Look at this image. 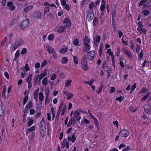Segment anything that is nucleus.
Returning a JSON list of instances; mask_svg holds the SVG:
<instances>
[{"mask_svg":"<svg viewBox=\"0 0 151 151\" xmlns=\"http://www.w3.org/2000/svg\"><path fill=\"white\" fill-rule=\"evenodd\" d=\"M87 63L88 61L86 59V55H85L82 59L81 62L82 69L85 71H87L88 69Z\"/></svg>","mask_w":151,"mask_h":151,"instance_id":"1","label":"nucleus"},{"mask_svg":"<svg viewBox=\"0 0 151 151\" xmlns=\"http://www.w3.org/2000/svg\"><path fill=\"white\" fill-rule=\"evenodd\" d=\"M24 43V41L22 40L19 39L16 40L13 47L14 50H15L19 46H20L22 45Z\"/></svg>","mask_w":151,"mask_h":151,"instance_id":"2","label":"nucleus"},{"mask_svg":"<svg viewBox=\"0 0 151 151\" xmlns=\"http://www.w3.org/2000/svg\"><path fill=\"white\" fill-rule=\"evenodd\" d=\"M40 126L41 132H44L45 131V122L44 118H42L40 122Z\"/></svg>","mask_w":151,"mask_h":151,"instance_id":"3","label":"nucleus"},{"mask_svg":"<svg viewBox=\"0 0 151 151\" xmlns=\"http://www.w3.org/2000/svg\"><path fill=\"white\" fill-rule=\"evenodd\" d=\"M29 24V19H27L26 20L23 21L20 24V26L22 29H24L26 27H27Z\"/></svg>","mask_w":151,"mask_h":151,"instance_id":"4","label":"nucleus"},{"mask_svg":"<svg viewBox=\"0 0 151 151\" xmlns=\"http://www.w3.org/2000/svg\"><path fill=\"white\" fill-rule=\"evenodd\" d=\"M95 55V52L94 50H92L88 52L87 58L88 60H92Z\"/></svg>","mask_w":151,"mask_h":151,"instance_id":"5","label":"nucleus"},{"mask_svg":"<svg viewBox=\"0 0 151 151\" xmlns=\"http://www.w3.org/2000/svg\"><path fill=\"white\" fill-rule=\"evenodd\" d=\"M63 23L64 24H66L65 25L66 28L68 29L70 27L71 25L70 19L68 18H66L64 20Z\"/></svg>","mask_w":151,"mask_h":151,"instance_id":"6","label":"nucleus"},{"mask_svg":"<svg viewBox=\"0 0 151 151\" xmlns=\"http://www.w3.org/2000/svg\"><path fill=\"white\" fill-rule=\"evenodd\" d=\"M138 24H139V26L137 28V29L138 31L139 32H141L143 33L144 34H145L146 32V31L144 30L143 25L140 22H138Z\"/></svg>","mask_w":151,"mask_h":151,"instance_id":"7","label":"nucleus"},{"mask_svg":"<svg viewBox=\"0 0 151 151\" xmlns=\"http://www.w3.org/2000/svg\"><path fill=\"white\" fill-rule=\"evenodd\" d=\"M46 47L47 50L49 54H52L55 52V51L54 48L51 46L47 45L46 46Z\"/></svg>","mask_w":151,"mask_h":151,"instance_id":"8","label":"nucleus"},{"mask_svg":"<svg viewBox=\"0 0 151 151\" xmlns=\"http://www.w3.org/2000/svg\"><path fill=\"white\" fill-rule=\"evenodd\" d=\"M63 94L67 96V100L70 99L73 96V94L72 93H71L69 92H67L66 91L63 92Z\"/></svg>","mask_w":151,"mask_h":151,"instance_id":"9","label":"nucleus"},{"mask_svg":"<svg viewBox=\"0 0 151 151\" xmlns=\"http://www.w3.org/2000/svg\"><path fill=\"white\" fill-rule=\"evenodd\" d=\"M69 143L66 139H64L63 141L62 142L61 148H64L65 146L68 149L69 148Z\"/></svg>","mask_w":151,"mask_h":151,"instance_id":"10","label":"nucleus"},{"mask_svg":"<svg viewBox=\"0 0 151 151\" xmlns=\"http://www.w3.org/2000/svg\"><path fill=\"white\" fill-rule=\"evenodd\" d=\"M7 4L10 10L13 11L15 9V6L14 5L13 2H9L7 3Z\"/></svg>","mask_w":151,"mask_h":151,"instance_id":"11","label":"nucleus"},{"mask_svg":"<svg viewBox=\"0 0 151 151\" xmlns=\"http://www.w3.org/2000/svg\"><path fill=\"white\" fill-rule=\"evenodd\" d=\"M93 10H89L88 12L87 17L88 19L91 21L93 19Z\"/></svg>","mask_w":151,"mask_h":151,"instance_id":"12","label":"nucleus"},{"mask_svg":"<svg viewBox=\"0 0 151 151\" xmlns=\"http://www.w3.org/2000/svg\"><path fill=\"white\" fill-rule=\"evenodd\" d=\"M101 39V36H95L94 39V44L96 46H97L100 41Z\"/></svg>","mask_w":151,"mask_h":151,"instance_id":"13","label":"nucleus"},{"mask_svg":"<svg viewBox=\"0 0 151 151\" xmlns=\"http://www.w3.org/2000/svg\"><path fill=\"white\" fill-rule=\"evenodd\" d=\"M91 41L90 37L88 36H86L83 39V43L84 45L89 44Z\"/></svg>","mask_w":151,"mask_h":151,"instance_id":"14","label":"nucleus"},{"mask_svg":"<svg viewBox=\"0 0 151 151\" xmlns=\"http://www.w3.org/2000/svg\"><path fill=\"white\" fill-rule=\"evenodd\" d=\"M34 17L38 19H41L42 17L41 13L39 11L36 12L34 14Z\"/></svg>","mask_w":151,"mask_h":151,"instance_id":"15","label":"nucleus"},{"mask_svg":"<svg viewBox=\"0 0 151 151\" xmlns=\"http://www.w3.org/2000/svg\"><path fill=\"white\" fill-rule=\"evenodd\" d=\"M45 100L46 101L49 100V97L50 94V88L49 87L47 88L45 90Z\"/></svg>","mask_w":151,"mask_h":151,"instance_id":"16","label":"nucleus"},{"mask_svg":"<svg viewBox=\"0 0 151 151\" xmlns=\"http://www.w3.org/2000/svg\"><path fill=\"white\" fill-rule=\"evenodd\" d=\"M33 8V6L32 5H30L27 6L23 9L24 12L25 13H27L28 11L31 10Z\"/></svg>","mask_w":151,"mask_h":151,"instance_id":"17","label":"nucleus"},{"mask_svg":"<svg viewBox=\"0 0 151 151\" xmlns=\"http://www.w3.org/2000/svg\"><path fill=\"white\" fill-rule=\"evenodd\" d=\"M79 112L77 111H75L73 114L74 116L76 118V119L78 121L79 120L81 119V117L79 116Z\"/></svg>","mask_w":151,"mask_h":151,"instance_id":"18","label":"nucleus"},{"mask_svg":"<svg viewBox=\"0 0 151 151\" xmlns=\"http://www.w3.org/2000/svg\"><path fill=\"white\" fill-rule=\"evenodd\" d=\"M68 139L69 141H70L71 140L72 142H74L76 139V137H75L74 133H73V134L72 137H68Z\"/></svg>","mask_w":151,"mask_h":151,"instance_id":"19","label":"nucleus"},{"mask_svg":"<svg viewBox=\"0 0 151 151\" xmlns=\"http://www.w3.org/2000/svg\"><path fill=\"white\" fill-rule=\"evenodd\" d=\"M75 120L74 118H71L69 120V122L67 124V127L70 126L72 125L75 124Z\"/></svg>","mask_w":151,"mask_h":151,"instance_id":"20","label":"nucleus"},{"mask_svg":"<svg viewBox=\"0 0 151 151\" xmlns=\"http://www.w3.org/2000/svg\"><path fill=\"white\" fill-rule=\"evenodd\" d=\"M123 50L124 52L125 53L126 55H127L129 57V58L130 59L132 60L133 58L132 57L131 54L128 50H127L125 49H123Z\"/></svg>","mask_w":151,"mask_h":151,"instance_id":"21","label":"nucleus"},{"mask_svg":"<svg viewBox=\"0 0 151 151\" xmlns=\"http://www.w3.org/2000/svg\"><path fill=\"white\" fill-rule=\"evenodd\" d=\"M32 106V103L31 101H29L28 102V104L25 107V109H30Z\"/></svg>","mask_w":151,"mask_h":151,"instance_id":"22","label":"nucleus"},{"mask_svg":"<svg viewBox=\"0 0 151 151\" xmlns=\"http://www.w3.org/2000/svg\"><path fill=\"white\" fill-rule=\"evenodd\" d=\"M46 71H44L43 73L40 74L39 76V81H40L44 76L47 75Z\"/></svg>","mask_w":151,"mask_h":151,"instance_id":"23","label":"nucleus"},{"mask_svg":"<svg viewBox=\"0 0 151 151\" xmlns=\"http://www.w3.org/2000/svg\"><path fill=\"white\" fill-rule=\"evenodd\" d=\"M42 85L46 86L48 83L47 78L45 77L44 78L42 81Z\"/></svg>","mask_w":151,"mask_h":151,"instance_id":"24","label":"nucleus"},{"mask_svg":"<svg viewBox=\"0 0 151 151\" xmlns=\"http://www.w3.org/2000/svg\"><path fill=\"white\" fill-rule=\"evenodd\" d=\"M72 81L70 80H68L66 81V83H65V87H68L70 86L72 83Z\"/></svg>","mask_w":151,"mask_h":151,"instance_id":"25","label":"nucleus"},{"mask_svg":"<svg viewBox=\"0 0 151 151\" xmlns=\"http://www.w3.org/2000/svg\"><path fill=\"white\" fill-rule=\"evenodd\" d=\"M28 119V122L27 123V125L28 126H31L33 124L34 122L33 119H31L30 117H29Z\"/></svg>","mask_w":151,"mask_h":151,"instance_id":"26","label":"nucleus"},{"mask_svg":"<svg viewBox=\"0 0 151 151\" xmlns=\"http://www.w3.org/2000/svg\"><path fill=\"white\" fill-rule=\"evenodd\" d=\"M103 47V45L102 43H101L100 44L99 49V54L100 57H101V55L102 54V50Z\"/></svg>","mask_w":151,"mask_h":151,"instance_id":"27","label":"nucleus"},{"mask_svg":"<svg viewBox=\"0 0 151 151\" xmlns=\"http://www.w3.org/2000/svg\"><path fill=\"white\" fill-rule=\"evenodd\" d=\"M85 46V51L87 52H88L90 50L91 47L89 45V44L84 45Z\"/></svg>","mask_w":151,"mask_h":151,"instance_id":"28","label":"nucleus"},{"mask_svg":"<svg viewBox=\"0 0 151 151\" xmlns=\"http://www.w3.org/2000/svg\"><path fill=\"white\" fill-rule=\"evenodd\" d=\"M21 69L23 71L24 73H25L26 71H28L29 70V68L28 66L23 67L21 68Z\"/></svg>","mask_w":151,"mask_h":151,"instance_id":"29","label":"nucleus"},{"mask_svg":"<svg viewBox=\"0 0 151 151\" xmlns=\"http://www.w3.org/2000/svg\"><path fill=\"white\" fill-rule=\"evenodd\" d=\"M44 96L43 93L42 92H41L39 95V99L40 101H42L44 99Z\"/></svg>","mask_w":151,"mask_h":151,"instance_id":"30","label":"nucleus"},{"mask_svg":"<svg viewBox=\"0 0 151 151\" xmlns=\"http://www.w3.org/2000/svg\"><path fill=\"white\" fill-rule=\"evenodd\" d=\"M97 129L98 130H100V127L98 120L96 119L94 120Z\"/></svg>","mask_w":151,"mask_h":151,"instance_id":"31","label":"nucleus"},{"mask_svg":"<svg viewBox=\"0 0 151 151\" xmlns=\"http://www.w3.org/2000/svg\"><path fill=\"white\" fill-rule=\"evenodd\" d=\"M68 51V49L66 47L63 48L60 50L59 52L60 53L64 54Z\"/></svg>","mask_w":151,"mask_h":151,"instance_id":"32","label":"nucleus"},{"mask_svg":"<svg viewBox=\"0 0 151 151\" xmlns=\"http://www.w3.org/2000/svg\"><path fill=\"white\" fill-rule=\"evenodd\" d=\"M68 60L66 57L62 59V62L63 64H66L68 63Z\"/></svg>","mask_w":151,"mask_h":151,"instance_id":"33","label":"nucleus"},{"mask_svg":"<svg viewBox=\"0 0 151 151\" xmlns=\"http://www.w3.org/2000/svg\"><path fill=\"white\" fill-rule=\"evenodd\" d=\"M142 13L145 15L147 16L148 15L150 11L148 10L145 9L143 10L142 12Z\"/></svg>","mask_w":151,"mask_h":151,"instance_id":"34","label":"nucleus"},{"mask_svg":"<svg viewBox=\"0 0 151 151\" xmlns=\"http://www.w3.org/2000/svg\"><path fill=\"white\" fill-rule=\"evenodd\" d=\"M79 40L76 38L75 39L73 42V44L75 46H78L79 44Z\"/></svg>","mask_w":151,"mask_h":151,"instance_id":"35","label":"nucleus"},{"mask_svg":"<svg viewBox=\"0 0 151 151\" xmlns=\"http://www.w3.org/2000/svg\"><path fill=\"white\" fill-rule=\"evenodd\" d=\"M98 22V19L97 17H95L94 19L93 22V24L94 26H96Z\"/></svg>","mask_w":151,"mask_h":151,"instance_id":"36","label":"nucleus"},{"mask_svg":"<svg viewBox=\"0 0 151 151\" xmlns=\"http://www.w3.org/2000/svg\"><path fill=\"white\" fill-rule=\"evenodd\" d=\"M95 4L93 2H91L89 5V7L90 8V10H93V8L95 6Z\"/></svg>","mask_w":151,"mask_h":151,"instance_id":"37","label":"nucleus"},{"mask_svg":"<svg viewBox=\"0 0 151 151\" xmlns=\"http://www.w3.org/2000/svg\"><path fill=\"white\" fill-rule=\"evenodd\" d=\"M4 111L2 106L0 105V116H2L4 114Z\"/></svg>","mask_w":151,"mask_h":151,"instance_id":"38","label":"nucleus"},{"mask_svg":"<svg viewBox=\"0 0 151 151\" xmlns=\"http://www.w3.org/2000/svg\"><path fill=\"white\" fill-rule=\"evenodd\" d=\"M50 10V8L49 7L47 6L44 9V15H46L49 12Z\"/></svg>","mask_w":151,"mask_h":151,"instance_id":"39","label":"nucleus"},{"mask_svg":"<svg viewBox=\"0 0 151 151\" xmlns=\"http://www.w3.org/2000/svg\"><path fill=\"white\" fill-rule=\"evenodd\" d=\"M129 133H119V135L120 136L124 137L125 138H126L127 136L128 135Z\"/></svg>","mask_w":151,"mask_h":151,"instance_id":"40","label":"nucleus"},{"mask_svg":"<svg viewBox=\"0 0 151 151\" xmlns=\"http://www.w3.org/2000/svg\"><path fill=\"white\" fill-rule=\"evenodd\" d=\"M32 75L31 74H29L28 75L27 79H26V81L27 82H30L32 78Z\"/></svg>","mask_w":151,"mask_h":151,"instance_id":"41","label":"nucleus"},{"mask_svg":"<svg viewBox=\"0 0 151 151\" xmlns=\"http://www.w3.org/2000/svg\"><path fill=\"white\" fill-rule=\"evenodd\" d=\"M35 127L34 126H33L32 127L28 129L27 130V131L28 132H32L35 130Z\"/></svg>","mask_w":151,"mask_h":151,"instance_id":"42","label":"nucleus"},{"mask_svg":"<svg viewBox=\"0 0 151 151\" xmlns=\"http://www.w3.org/2000/svg\"><path fill=\"white\" fill-rule=\"evenodd\" d=\"M66 108V106L65 104L63 105L62 108V109L61 110V114L62 115H63L64 114Z\"/></svg>","mask_w":151,"mask_h":151,"instance_id":"43","label":"nucleus"},{"mask_svg":"<svg viewBox=\"0 0 151 151\" xmlns=\"http://www.w3.org/2000/svg\"><path fill=\"white\" fill-rule=\"evenodd\" d=\"M124 97L121 96L119 97H117L116 98V99L117 101H119L120 102H121L124 99Z\"/></svg>","mask_w":151,"mask_h":151,"instance_id":"44","label":"nucleus"},{"mask_svg":"<svg viewBox=\"0 0 151 151\" xmlns=\"http://www.w3.org/2000/svg\"><path fill=\"white\" fill-rule=\"evenodd\" d=\"M73 62L75 64H78V58L76 56H73Z\"/></svg>","mask_w":151,"mask_h":151,"instance_id":"45","label":"nucleus"},{"mask_svg":"<svg viewBox=\"0 0 151 151\" xmlns=\"http://www.w3.org/2000/svg\"><path fill=\"white\" fill-rule=\"evenodd\" d=\"M65 29V27L63 26L61 27L58 29V31L59 33H62Z\"/></svg>","mask_w":151,"mask_h":151,"instance_id":"46","label":"nucleus"},{"mask_svg":"<svg viewBox=\"0 0 151 151\" xmlns=\"http://www.w3.org/2000/svg\"><path fill=\"white\" fill-rule=\"evenodd\" d=\"M129 109L132 112H134L137 110V109L136 108H134L133 106H131L129 107Z\"/></svg>","mask_w":151,"mask_h":151,"instance_id":"47","label":"nucleus"},{"mask_svg":"<svg viewBox=\"0 0 151 151\" xmlns=\"http://www.w3.org/2000/svg\"><path fill=\"white\" fill-rule=\"evenodd\" d=\"M48 39L49 40L51 41L53 40L54 38V35L52 34L49 35L48 36Z\"/></svg>","mask_w":151,"mask_h":151,"instance_id":"48","label":"nucleus"},{"mask_svg":"<svg viewBox=\"0 0 151 151\" xmlns=\"http://www.w3.org/2000/svg\"><path fill=\"white\" fill-rule=\"evenodd\" d=\"M150 93L149 92L147 93L144 96L142 99V101H145L147 98L150 95Z\"/></svg>","mask_w":151,"mask_h":151,"instance_id":"49","label":"nucleus"},{"mask_svg":"<svg viewBox=\"0 0 151 151\" xmlns=\"http://www.w3.org/2000/svg\"><path fill=\"white\" fill-rule=\"evenodd\" d=\"M39 78V77H38V76H34L33 78V79L34 80V82L35 83V85L36 86V83L37 82V81Z\"/></svg>","mask_w":151,"mask_h":151,"instance_id":"50","label":"nucleus"},{"mask_svg":"<svg viewBox=\"0 0 151 151\" xmlns=\"http://www.w3.org/2000/svg\"><path fill=\"white\" fill-rule=\"evenodd\" d=\"M105 4L103 3V4H101V5L100 6V9L102 11L104 10L105 9Z\"/></svg>","mask_w":151,"mask_h":151,"instance_id":"51","label":"nucleus"},{"mask_svg":"<svg viewBox=\"0 0 151 151\" xmlns=\"http://www.w3.org/2000/svg\"><path fill=\"white\" fill-rule=\"evenodd\" d=\"M147 2L146 0H142L141 1L139 4V6L143 5L144 4H145Z\"/></svg>","mask_w":151,"mask_h":151,"instance_id":"52","label":"nucleus"},{"mask_svg":"<svg viewBox=\"0 0 151 151\" xmlns=\"http://www.w3.org/2000/svg\"><path fill=\"white\" fill-rule=\"evenodd\" d=\"M144 111L145 112L148 114H149L151 112V109L150 108H145Z\"/></svg>","mask_w":151,"mask_h":151,"instance_id":"53","label":"nucleus"},{"mask_svg":"<svg viewBox=\"0 0 151 151\" xmlns=\"http://www.w3.org/2000/svg\"><path fill=\"white\" fill-rule=\"evenodd\" d=\"M142 119L143 120V122L145 123L146 120L147 119V117L146 116L144 115H143L142 117Z\"/></svg>","mask_w":151,"mask_h":151,"instance_id":"54","label":"nucleus"},{"mask_svg":"<svg viewBox=\"0 0 151 151\" xmlns=\"http://www.w3.org/2000/svg\"><path fill=\"white\" fill-rule=\"evenodd\" d=\"M28 96H26L24 98L23 100V104L24 105H25L26 104L28 100Z\"/></svg>","mask_w":151,"mask_h":151,"instance_id":"55","label":"nucleus"},{"mask_svg":"<svg viewBox=\"0 0 151 151\" xmlns=\"http://www.w3.org/2000/svg\"><path fill=\"white\" fill-rule=\"evenodd\" d=\"M27 52V50L25 48H24L22 50L21 52V54L22 55H24Z\"/></svg>","mask_w":151,"mask_h":151,"instance_id":"56","label":"nucleus"},{"mask_svg":"<svg viewBox=\"0 0 151 151\" xmlns=\"http://www.w3.org/2000/svg\"><path fill=\"white\" fill-rule=\"evenodd\" d=\"M140 47L139 45H137L136 48V50L137 53H139Z\"/></svg>","mask_w":151,"mask_h":151,"instance_id":"57","label":"nucleus"},{"mask_svg":"<svg viewBox=\"0 0 151 151\" xmlns=\"http://www.w3.org/2000/svg\"><path fill=\"white\" fill-rule=\"evenodd\" d=\"M147 91V89L145 88H143L140 91V94H142L145 93Z\"/></svg>","mask_w":151,"mask_h":151,"instance_id":"58","label":"nucleus"},{"mask_svg":"<svg viewBox=\"0 0 151 151\" xmlns=\"http://www.w3.org/2000/svg\"><path fill=\"white\" fill-rule=\"evenodd\" d=\"M56 75L55 73L52 74L51 76V79L52 81H53L56 78Z\"/></svg>","mask_w":151,"mask_h":151,"instance_id":"59","label":"nucleus"},{"mask_svg":"<svg viewBox=\"0 0 151 151\" xmlns=\"http://www.w3.org/2000/svg\"><path fill=\"white\" fill-rule=\"evenodd\" d=\"M115 91V88L114 87H111L110 90V93H112Z\"/></svg>","mask_w":151,"mask_h":151,"instance_id":"60","label":"nucleus"},{"mask_svg":"<svg viewBox=\"0 0 151 151\" xmlns=\"http://www.w3.org/2000/svg\"><path fill=\"white\" fill-rule=\"evenodd\" d=\"M60 1L62 6H65L66 4L65 0H60Z\"/></svg>","mask_w":151,"mask_h":151,"instance_id":"61","label":"nucleus"},{"mask_svg":"<svg viewBox=\"0 0 151 151\" xmlns=\"http://www.w3.org/2000/svg\"><path fill=\"white\" fill-rule=\"evenodd\" d=\"M142 57H143V54L142 53V50H141V53L139 54V56L138 58V60H141L142 58Z\"/></svg>","mask_w":151,"mask_h":151,"instance_id":"62","label":"nucleus"},{"mask_svg":"<svg viewBox=\"0 0 151 151\" xmlns=\"http://www.w3.org/2000/svg\"><path fill=\"white\" fill-rule=\"evenodd\" d=\"M19 56V52L18 50L17 51L15 55V57L16 58L18 57Z\"/></svg>","mask_w":151,"mask_h":151,"instance_id":"63","label":"nucleus"},{"mask_svg":"<svg viewBox=\"0 0 151 151\" xmlns=\"http://www.w3.org/2000/svg\"><path fill=\"white\" fill-rule=\"evenodd\" d=\"M4 75L6 78L9 79V76L7 72H4Z\"/></svg>","mask_w":151,"mask_h":151,"instance_id":"64","label":"nucleus"}]
</instances>
